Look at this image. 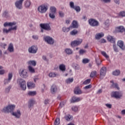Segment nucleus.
<instances>
[{
	"instance_id": "obj_9",
	"label": "nucleus",
	"mask_w": 125,
	"mask_h": 125,
	"mask_svg": "<svg viewBox=\"0 0 125 125\" xmlns=\"http://www.w3.org/2000/svg\"><path fill=\"white\" fill-rule=\"evenodd\" d=\"M40 27L42 29H43L45 31H51V27L49 25V23H41L40 24Z\"/></svg>"
},
{
	"instance_id": "obj_32",
	"label": "nucleus",
	"mask_w": 125,
	"mask_h": 125,
	"mask_svg": "<svg viewBox=\"0 0 125 125\" xmlns=\"http://www.w3.org/2000/svg\"><path fill=\"white\" fill-rule=\"evenodd\" d=\"M50 13H56V8L54 6H52L50 8Z\"/></svg>"
},
{
	"instance_id": "obj_41",
	"label": "nucleus",
	"mask_w": 125,
	"mask_h": 125,
	"mask_svg": "<svg viewBox=\"0 0 125 125\" xmlns=\"http://www.w3.org/2000/svg\"><path fill=\"white\" fill-rule=\"evenodd\" d=\"M60 124V118H57L54 123V125H59Z\"/></svg>"
},
{
	"instance_id": "obj_52",
	"label": "nucleus",
	"mask_w": 125,
	"mask_h": 125,
	"mask_svg": "<svg viewBox=\"0 0 125 125\" xmlns=\"http://www.w3.org/2000/svg\"><path fill=\"white\" fill-rule=\"evenodd\" d=\"M90 79L86 80L83 83V84H88V83H90Z\"/></svg>"
},
{
	"instance_id": "obj_21",
	"label": "nucleus",
	"mask_w": 125,
	"mask_h": 125,
	"mask_svg": "<svg viewBox=\"0 0 125 125\" xmlns=\"http://www.w3.org/2000/svg\"><path fill=\"white\" fill-rule=\"evenodd\" d=\"M72 26H70L69 28H77L79 27V24H78V22L76 21H73L72 23Z\"/></svg>"
},
{
	"instance_id": "obj_1",
	"label": "nucleus",
	"mask_w": 125,
	"mask_h": 125,
	"mask_svg": "<svg viewBox=\"0 0 125 125\" xmlns=\"http://www.w3.org/2000/svg\"><path fill=\"white\" fill-rule=\"evenodd\" d=\"M15 105L11 104L4 107L1 111L2 113H13Z\"/></svg>"
},
{
	"instance_id": "obj_61",
	"label": "nucleus",
	"mask_w": 125,
	"mask_h": 125,
	"mask_svg": "<svg viewBox=\"0 0 125 125\" xmlns=\"http://www.w3.org/2000/svg\"><path fill=\"white\" fill-rule=\"evenodd\" d=\"M59 14L60 17H64V12H63L61 11H60L59 12Z\"/></svg>"
},
{
	"instance_id": "obj_62",
	"label": "nucleus",
	"mask_w": 125,
	"mask_h": 125,
	"mask_svg": "<svg viewBox=\"0 0 125 125\" xmlns=\"http://www.w3.org/2000/svg\"><path fill=\"white\" fill-rule=\"evenodd\" d=\"M32 38H33V39H34V40H39V36H38V35H33V36H32Z\"/></svg>"
},
{
	"instance_id": "obj_43",
	"label": "nucleus",
	"mask_w": 125,
	"mask_h": 125,
	"mask_svg": "<svg viewBox=\"0 0 125 125\" xmlns=\"http://www.w3.org/2000/svg\"><path fill=\"white\" fill-rule=\"evenodd\" d=\"M85 53H86V50L83 49H81L79 51L80 55H83Z\"/></svg>"
},
{
	"instance_id": "obj_17",
	"label": "nucleus",
	"mask_w": 125,
	"mask_h": 125,
	"mask_svg": "<svg viewBox=\"0 0 125 125\" xmlns=\"http://www.w3.org/2000/svg\"><path fill=\"white\" fill-rule=\"evenodd\" d=\"M74 93L75 94L80 95L83 93V91H82L79 86H77L74 89Z\"/></svg>"
},
{
	"instance_id": "obj_50",
	"label": "nucleus",
	"mask_w": 125,
	"mask_h": 125,
	"mask_svg": "<svg viewBox=\"0 0 125 125\" xmlns=\"http://www.w3.org/2000/svg\"><path fill=\"white\" fill-rule=\"evenodd\" d=\"M70 34L72 36H75V35H77V34H78V31H77L76 30H73L70 32Z\"/></svg>"
},
{
	"instance_id": "obj_63",
	"label": "nucleus",
	"mask_w": 125,
	"mask_h": 125,
	"mask_svg": "<svg viewBox=\"0 0 125 125\" xmlns=\"http://www.w3.org/2000/svg\"><path fill=\"white\" fill-rule=\"evenodd\" d=\"M105 106H106L107 108H109V109H111V108H112V104H106Z\"/></svg>"
},
{
	"instance_id": "obj_45",
	"label": "nucleus",
	"mask_w": 125,
	"mask_h": 125,
	"mask_svg": "<svg viewBox=\"0 0 125 125\" xmlns=\"http://www.w3.org/2000/svg\"><path fill=\"white\" fill-rule=\"evenodd\" d=\"M71 115H66L64 117L65 120H66V121H67V122H70V121H71Z\"/></svg>"
},
{
	"instance_id": "obj_8",
	"label": "nucleus",
	"mask_w": 125,
	"mask_h": 125,
	"mask_svg": "<svg viewBox=\"0 0 125 125\" xmlns=\"http://www.w3.org/2000/svg\"><path fill=\"white\" fill-rule=\"evenodd\" d=\"M23 1H24V0H17L15 3V5L16 7L18 9H22V8H23Z\"/></svg>"
},
{
	"instance_id": "obj_14",
	"label": "nucleus",
	"mask_w": 125,
	"mask_h": 125,
	"mask_svg": "<svg viewBox=\"0 0 125 125\" xmlns=\"http://www.w3.org/2000/svg\"><path fill=\"white\" fill-rule=\"evenodd\" d=\"M12 73H9L8 78L7 79H5L4 84H7V83H10V81H11V79H12Z\"/></svg>"
},
{
	"instance_id": "obj_22",
	"label": "nucleus",
	"mask_w": 125,
	"mask_h": 125,
	"mask_svg": "<svg viewBox=\"0 0 125 125\" xmlns=\"http://www.w3.org/2000/svg\"><path fill=\"white\" fill-rule=\"evenodd\" d=\"M14 25H16V22H6L4 23L3 26L4 27H12V26H14Z\"/></svg>"
},
{
	"instance_id": "obj_13",
	"label": "nucleus",
	"mask_w": 125,
	"mask_h": 125,
	"mask_svg": "<svg viewBox=\"0 0 125 125\" xmlns=\"http://www.w3.org/2000/svg\"><path fill=\"white\" fill-rule=\"evenodd\" d=\"M12 30H15V31H16L17 30V26H15L13 27H11L9 28V29L7 30V29L4 28L3 29V33H6V34H8L10 31H12Z\"/></svg>"
},
{
	"instance_id": "obj_15",
	"label": "nucleus",
	"mask_w": 125,
	"mask_h": 125,
	"mask_svg": "<svg viewBox=\"0 0 125 125\" xmlns=\"http://www.w3.org/2000/svg\"><path fill=\"white\" fill-rule=\"evenodd\" d=\"M107 40L108 42H111V43H115L116 39L114 37L112 36L108 35L107 37Z\"/></svg>"
},
{
	"instance_id": "obj_3",
	"label": "nucleus",
	"mask_w": 125,
	"mask_h": 125,
	"mask_svg": "<svg viewBox=\"0 0 125 125\" xmlns=\"http://www.w3.org/2000/svg\"><path fill=\"white\" fill-rule=\"evenodd\" d=\"M48 9V6L46 4H42L38 7V11L40 13H45L46 11H47Z\"/></svg>"
},
{
	"instance_id": "obj_27",
	"label": "nucleus",
	"mask_w": 125,
	"mask_h": 125,
	"mask_svg": "<svg viewBox=\"0 0 125 125\" xmlns=\"http://www.w3.org/2000/svg\"><path fill=\"white\" fill-rule=\"evenodd\" d=\"M28 65H32L35 67L37 65V62L36 61H29L27 62Z\"/></svg>"
},
{
	"instance_id": "obj_49",
	"label": "nucleus",
	"mask_w": 125,
	"mask_h": 125,
	"mask_svg": "<svg viewBox=\"0 0 125 125\" xmlns=\"http://www.w3.org/2000/svg\"><path fill=\"white\" fill-rule=\"evenodd\" d=\"M101 54H102L103 56L105 57V58H109V56H108V55H107V53H106L104 51H102Z\"/></svg>"
},
{
	"instance_id": "obj_28",
	"label": "nucleus",
	"mask_w": 125,
	"mask_h": 125,
	"mask_svg": "<svg viewBox=\"0 0 125 125\" xmlns=\"http://www.w3.org/2000/svg\"><path fill=\"white\" fill-rule=\"evenodd\" d=\"M110 83H112L111 84V86H112V87H114V88H117V89H118V90L119 89H120V87H119V85L118 84V83H114L113 81H110Z\"/></svg>"
},
{
	"instance_id": "obj_44",
	"label": "nucleus",
	"mask_w": 125,
	"mask_h": 125,
	"mask_svg": "<svg viewBox=\"0 0 125 125\" xmlns=\"http://www.w3.org/2000/svg\"><path fill=\"white\" fill-rule=\"evenodd\" d=\"M3 17L5 18H7L8 17V11L6 10L3 13Z\"/></svg>"
},
{
	"instance_id": "obj_19",
	"label": "nucleus",
	"mask_w": 125,
	"mask_h": 125,
	"mask_svg": "<svg viewBox=\"0 0 125 125\" xmlns=\"http://www.w3.org/2000/svg\"><path fill=\"white\" fill-rule=\"evenodd\" d=\"M117 45L119 46L122 49V50H125V46L124 45V42L122 41H119L117 42Z\"/></svg>"
},
{
	"instance_id": "obj_6",
	"label": "nucleus",
	"mask_w": 125,
	"mask_h": 125,
	"mask_svg": "<svg viewBox=\"0 0 125 125\" xmlns=\"http://www.w3.org/2000/svg\"><path fill=\"white\" fill-rule=\"evenodd\" d=\"M38 46L36 45H32L28 48V52L32 54H36L38 52Z\"/></svg>"
},
{
	"instance_id": "obj_10",
	"label": "nucleus",
	"mask_w": 125,
	"mask_h": 125,
	"mask_svg": "<svg viewBox=\"0 0 125 125\" xmlns=\"http://www.w3.org/2000/svg\"><path fill=\"white\" fill-rule=\"evenodd\" d=\"M43 39L48 44H53V43H54V40L49 36L44 37Z\"/></svg>"
},
{
	"instance_id": "obj_55",
	"label": "nucleus",
	"mask_w": 125,
	"mask_h": 125,
	"mask_svg": "<svg viewBox=\"0 0 125 125\" xmlns=\"http://www.w3.org/2000/svg\"><path fill=\"white\" fill-rule=\"evenodd\" d=\"M96 75V71H94L91 72L90 76L91 77V78H93V77H94Z\"/></svg>"
},
{
	"instance_id": "obj_30",
	"label": "nucleus",
	"mask_w": 125,
	"mask_h": 125,
	"mask_svg": "<svg viewBox=\"0 0 125 125\" xmlns=\"http://www.w3.org/2000/svg\"><path fill=\"white\" fill-rule=\"evenodd\" d=\"M28 108L29 109H30V108H32V107H33V106H34V100H29V102H28Z\"/></svg>"
},
{
	"instance_id": "obj_25",
	"label": "nucleus",
	"mask_w": 125,
	"mask_h": 125,
	"mask_svg": "<svg viewBox=\"0 0 125 125\" xmlns=\"http://www.w3.org/2000/svg\"><path fill=\"white\" fill-rule=\"evenodd\" d=\"M8 50L9 52H13L14 51V47H13V44L12 43H10L9 44Z\"/></svg>"
},
{
	"instance_id": "obj_23",
	"label": "nucleus",
	"mask_w": 125,
	"mask_h": 125,
	"mask_svg": "<svg viewBox=\"0 0 125 125\" xmlns=\"http://www.w3.org/2000/svg\"><path fill=\"white\" fill-rule=\"evenodd\" d=\"M103 37H104V33L103 32H101L96 34L95 39L96 40H100L101 38H103Z\"/></svg>"
},
{
	"instance_id": "obj_59",
	"label": "nucleus",
	"mask_w": 125,
	"mask_h": 125,
	"mask_svg": "<svg viewBox=\"0 0 125 125\" xmlns=\"http://www.w3.org/2000/svg\"><path fill=\"white\" fill-rule=\"evenodd\" d=\"M119 15L120 16H122V17H125V11H122L120 12Z\"/></svg>"
},
{
	"instance_id": "obj_58",
	"label": "nucleus",
	"mask_w": 125,
	"mask_h": 125,
	"mask_svg": "<svg viewBox=\"0 0 125 125\" xmlns=\"http://www.w3.org/2000/svg\"><path fill=\"white\" fill-rule=\"evenodd\" d=\"M101 62H102L100 60L96 59V63L97 64L98 66H99V65H101Z\"/></svg>"
},
{
	"instance_id": "obj_60",
	"label": "nucleus",
	"mask_w": 125,
	"mask_h": 125,
	"mask_svg": "<svg viewBox=\"0 0 125 125\" xmlns=\"http://www.w3.org/2000/svg\"><path fill=\"white\" fill-rule=\"evenodd\" d=\"M92 85L91 84L88 85L84 87V89H89V88H91Z\"/></svg>"
},
{
	"instance_id": "obj_38",
	"label": "nucleus",
	"mask_w": 125,
	"mask_h": 125,
	"mask_svg": "<svg viewBox=\"0 0 125 125\" xmlns=\"http://www.w3.org/2000/svg\"><path fill=\"white\" fill-rule=\"evenodd\" d=\"M49 16L51 19H55V13H49Z\"/></svg>"
},
{
	"instance_id": "obj_4",
	"label": "nucleus",
	"mask_w": 125,
	"mask_h": 125,
	"mask_svg": "<svg viewBox=\"0 0 125 125\" xmlns=\"http://www.w3.org/2000/svg\"><path fill=\"white\" fill-rule=\"evenodd\" d=\"M112 97L116 98V99H121L123 97V93L120 91H114L112 92Z\"/></svg>"
},
{
	"instance_id": "obj_35",
	"label": "nucleus",
	"mask_w": 125,
	"mask_h": 125,
	"mask_svg": "<svg viewBox=\"0 0 125 125\" xmlns=\"http://www.w3.org/2000/svg\"><path fill=\"white\" fill-rule=\"evenodd\" d=\"M28 70L30 73H35V68H33L32 67V66L29 65V66H28Z\"/></svg>"
},
{
	"instance_id": "obj_20",
	"label": "nucleus",
	"mask_w": 125,
	"mask_h": 125,
	"mask_svg": "<svg viewBox=\"0 0 125 125\" xmlns=\"http://www.w3.org/2000/svg\"><path fill=\"white\" fill-rule=\"evenodd\" d=\"M116 31L118 33H123V32H125V27L123 26H120L116 28Z\"/></svg>"
},
{
	"instance_id": "obj_42",
	"label": "nucleus",
	"mask_w": 125,
	"mask_h": 125,
	"mask_svg": "<svg viewBox=\"0 0 125 125\" xmlns=\"http://www.w3.org/2000/svg\"><path fill=\"white\" fill-rule=\"evenodd\" d=\"M112 74L114 76H119V75L121 74V72H120V70H115L113 72Z\"/></svg>"
},
{
	"instance_id": "obj_54",
	"label": "nucleus",
	"mask_w": 125,
	"mask_h": 125,
	"mask_svg": "<svg viewBox=\"0 0 125 125\" xmlns=\"http://www.w3.org/2000/svg\"><path fill=\"white\" fill-rule=\"evenodd\" d=\"M113 49L115 52H119V49H118V47L115 44H113Z\"/></svg>"
},
{
	"instance_id": "obj_7",
	"label": "nucleus",
	"mask_w": 125,
	"mask_h": 125,
	"mask_svg": "<svg viewBox=\"0 0 125 125\" xmlns=\"http://www.w3.org/2000/svg\"><path fill=\"white\" fill-rule=\"evenodd\" d=\"M106 71L107 68L105 66L103 67L101 69L100 75V78L101 79V80H103V78H104V77H105L106 75Z\"/></svg>"
},
{
	"instance_id": "obj_5",
	"label": "nucleus",
	"mask_w": 125,
	"mask_h": 125,
	"mask_svg": "<svg viewBox=\"0 0 125 125\" xmlns=\"http://www.w3.org/2000/svg\"><path fill=\"white\" fill-rule=\"evenodd\" d=\"M88 23L91 27H97L99 26V22L94 19H90L88 21Z\"/></svg>"
},
{
	"instance_id": "obj_18",
	"label": "nucleus",
	"mask_w": 125,
	"mask_h": 125,
	"mask_svg": "<svg viewBox=\"0 0 125 125\" xmlns=\"http://www.w3.org/2000/svg\"><path fill=\"white\" fill-rule=\"evenodd\" d=\"M12 115L14 116V117H16L17 119H19L21 116V112H20V110H18L17 112H12Z\"/></svg>"
},
{
	"instance_id": "obj_47",
	"label": "nucleus",
	"mask_w": 125,
	"mask_h": 125,
	"mask_svg": "<svg viewBox=\"0 0 125 125\" xmlns=\"http://www.w3.org/2000/svg\"><path fill=\"white\" fill-rule=\"evenodd\" d=\"M83 64H86L87 63H89V60L88 59L85 58L82 61Z\"/></svg>"
},
{
	"instance_id": "obj_64",
	"label": "nucleus",
	"mask_w": 125,
	"mask_h": 125,
	"mask_svg": "<svg viewBox=\"0 0 125 125\" xmlns=\"http://www.w3.org/2000/svg\"><path fill=\"white\" fill-rule=\"evenodd\" d=\"M42 59H43V60H44V61H46L47 62H48V59H47V58H46V56H42Z\"/></svg>"
},
{
	"instance_id": "obj_2",
	"label": "nucleus",
	"mask_w": 125,
	"mask_h": 125,
	"mask_svg": "<svg viewBox=\"0 0 125 125\" xmlns=\"http://www.w3.org/2000/svg\"><path fill=\"white\" fill-rule=\"evenodd\" d=\"M17 83H19L20 87L22 90H26V81L22 79H19L17 80Z\"/></svg>"
},
{
	"instance_id": "obj_46",
	"label": "nucleus",
	"mask_w": 125,
	"mask_h": 125,
	"mask_svg": "<svg viewBox=\"0 0 125 125\" xmlns=\"http://www.w3.org/2000/svg\"><path fill=\"white\" fill-rule=\"evenodd\" d=\"M37 94V92L36 91H29L28 92V95H30L31 96H34Z\"/></svg>"
},
{
	"instance_id": "obj_29",
	"label": "nucleus",
	"mask_w": 125,
	"mask_h": 125,
	"mask_svg": "<svg viewBox=\"0 0 125 125\" xmlns=\"http://www.w3.org/2000/svg\"><path fill=\"white\" fill-rule=\"evenodd\" d=\"M27 87L28 88H32L33 87H35V83L32 82H29L27 83Z\"/></svg>"
},
{
	"instance_id": "obj_51",
	"label": "nucleus",
	"mask_w": 125,
	"mask_h": 125,
	"mask_svg": "<svg viewBox=\"0 0 125 125\" xmlns=\"http://www.w3.org/2000/svg\"><path fill=\"white\" fill-rule=\"evenodd\" d=\"M10 89H11V86L10 85L8 87L5 88V92L6 93H8V92H9V91H10Z\"/></svg>"
},
{
	"instance_id": "obj_57",
	"label": "nucleus",
	"mask_w": 125,
	"mask_h": 125,
	"mask_svg": "<svg viewBox=\"0 0 125 125\" xmlns=\"http://www.w3.org/2000/svg\"><path fill=\"white\" fill-rule=\"evenodd\" d=\"M7 44H6L5 43H0V46L1 47H3L4 49L5 48V46H6Z\"/></svg>"
},
{
	"instance_id": "obj_56",
	"label": "nucleus",
	"mask_w": 125,
	"mask_h": 125,
	"mask_svg": "<svg viewBox=\"0 0 125 125\" xmlns=\"http://www.w3.org/2000/svg\"><path fill=\"white\" fill-rule=\"evenodd\" d=\"M102 2H104V3H110L111 0H101Z\"/></svg>"
},
{
	"instance_id": "obj_37",
	"label": "nucleus",
	"mask_w": 125,
	"mask_h": 125,
	"mask_svg": "<svg viewBox=\"0 0 125 125\" xmlns=\"http://www.w3.org/2000/svg\"><path fill=\"white\" fill-rule=\"evenodd\" d=\"M74 82V78H68L65 80L66 83H71Z\"/></svg>"
},
{
	"instance_id": "obj_24",
	"label": "nucleus",
	"mask_w": 125,
	"mask_h": 125,
	"mask_svg": "<svg viewBox=\"0 0 125 125\" xmlns=\"http://www.w3.org/2000/svg\"><path fill=\"white\" fill-rule=\"evenodd\" d=\"M24 6L26 8H29L31 6V0H26L24 1Z\"/></svg>"
},
{
	"instance_id": "obj_12",
	"label": "nucleus",
	"mask_w": 125,
	"mask_h": 125,
	"mask_svg": "<svg viewBox=\"0 0 125 125\" xmlns=\"http://www.w3.org/2000/svg\"><path fill=\"white\" fill-rule=\"evenodd\" d=\"M20 75L21 78H23V79H26L28 78V73L27 71L25 69H23L20 71Z\"/></svg>"
},
{
	"instance_id": "obj_26",
	"label": "nucleus",
	"mask_w": 125,
	"mask_h": 125,
	"mask_svg": "<svg viewBox=\"0 0 125 125\" xmlns=\"http://www.w3.org/2000/svg\"><path fill=\"white\" fill-rule=\"evenodd\" d=\"M57 91V87L55 85H53L51 87V92L53 94L55 93Z\"/></svg>"
},
{
	"instance_id": "obj_16",
	"label": "nucleus",
	"mask_w": 125,
	"mask_h": 125,
	"mask_svg": "<svg viewBox=\"0 0 125 125\" xmlns=\"http://www.w3.org/2000/svg\"><path fill=\"white\" fill-rule=\"evenodd\" d=\"M81 100H82V99H81V98L73 96L71 100V103H76V102H79V101H81Z\"/></svg>"
},
{
	"instance_id": "obj_34",
	"label": "nucleus",
	"mask_w": 125,
	"mask_h": 125,
	"mask_svg": "<svg viewBox=\"0 0 125 125\" xmlns=\"http://www.w3.org/2000/svg\"><path fill=\"white\" fill-rule=\"evenodd\" d=\"M58 76H59V74H56L52 72H51L49 74V77H50V78H55V77H57Z\"/></svg>"
},
{
	"instance_id": "obj_33",
	"label": "nucleus",
	"mask_w": 125,
	"mask_h": 125,
	"mask_svg": "<svg viewBox=\"0 0 125 125\" xmlns=\"http://www.w3.org/2000/svg\"><path fill=\"white\" fill-rule=\"evenodd\" d=\"M60 70H61V71H62V72L66 71V66H65V65L61 64L60 65Z\"/></svg>"
},
{
	"instance_id": "obj_31",
	"label": "nucleus",
	"mask_w": 125,
	"mask_h": 125,
	"mask_svg": "<svg viewBox=\"0 0 125 125\" xmlns=\"http://www.w3.org/2000/svg\"><path fill=\"white\" fill-rule=\"evenodd\" d=\"M65 52L66 54H68V55H70V54H73V51H72L70 48L65 49Z\"/></svg>"
},
{
	"instance_id": "obj_39",
	"label": "nucleus",
	"mask_w": 125,
	"mask_h": 125,
	"mask_svg": "<svg viewBox=\"0 0 125 125\" xmlns=\"http://www.w3.org/2000/svg\"><path fill=\"white\" fill-rule=\"evenodd\" d=\"M104 25H105V27H106V28H108V27L110 26V22L109 21V20H107L104 21Z\"/></svg>"
},
{
	"instance_id": "obj_11",
	"label": "nucleus",
	"mask_w": 125,
	"mask_h": 125,
	"mask_svg": "<svg viewBox=\"0 0 125 125\" xmlns=\"http://www.w3.org/2000/svg\"><path fill=\"white\" fill-rule=\"evenodd\" d=\"M83 42V40L79 39L78 40H75L74 41H73L71 43V46L72 47H74L75 46H78V45H80L81 43Z\"/></svg>"
},
{
	"instance_id": "obj_40",
	"label": "nucleus",
	"mask_w": 125,
	"mask_h": 125,
	"mask_svg": "<svg viewBox=\"0 0 125 125\" xmlns=\"http://www.w3.org/2000/svg\"><path fill=\"white\" fill-rule=\"evenodd\" d=\"M70 29H71V28H70V27L66 28L65 27H62V31L64 33H68V32H69V31H70Z\"/></svg>"
},
{
	"instance_id": "obj_53",
	"label": "nucleus",
	"mask_w": 125,
	"mask_h": 125,
	"mask_svg": "<svg viewBox=\"0 0 125 125\" xmlns=\"http://www.w3.org/2000/svg\"><path fill=\"white\" fill-rule=\"evenodd\" d=\"M72 110L74 111V112H77L78 110V106H73L72 107Z\"/></svg>"
},
{
	"instance_id": "obj_36",
	"label": "nucleus",
	"mask_w": 125,
	"mask_h": 125,
	"mask_svg": "<svg viewBox=\"0 0 125 125\" xmlns=\"http://www.w3.org/2000/svg\"><path fill=\"white\" fill-rule=\"evenodd\" d=\"M73 9H74V10H75L76 11V12L79 13V12H80L81 11V7H80L79 6H75L74 7Z\"/></svg>"
},
{
	"instance_id": "obj_48",
	"label": "nucleus",
	"mask_w": 125,
	"mask_h": 125,
	"mask_svg": "<svg viewBox=\"0 0 125 125\" xmlns=\"http://www.w3.org/2000/svg\"><path fill=\"white\" fill-rule=\"evenodd\" d=\"M69 5H70V7L71 8H72V9H73L76 6H75V3H74V2L73 1H70L69 2Z\"/></svg>"
}]
</instances>
